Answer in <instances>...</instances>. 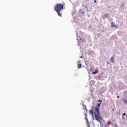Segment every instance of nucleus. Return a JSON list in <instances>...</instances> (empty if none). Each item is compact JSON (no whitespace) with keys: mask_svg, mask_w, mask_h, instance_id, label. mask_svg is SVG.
Listing matches in <instances>:
<instances>
[{"mask_svg":"<svg viewBox=\"0 0 127 127\" xmlns=\"http://www.w3.org/2000/svg\"><path fill=\"white\" fill-rule=\"evenodd\" d=\"M64 7V3H63L62 4H57L54 8V11H56L58 15L59 16H60V17L62 16V14H61V12L60 11H61V10L63 9Z\"/></svg>","mask_w":127,"mask_h":127,"instance_id":"f257e3e1","label":"nucleus"},{"mask_svg":"<svg viewBox=\"0 0 127 127\" xmlns=\"http://www.w3.org/2000/svg\"><path fill=\"white\" fill-rule=\"evenodd\" d=\"M101 106V103H98L97 105V107L95 108V111L97 112V113H94V117L96 120L98 121V122H102L103 121V119L102 117L100 116V112H99V108H100V106Z\"/></svg>","mask_w":127,"mask_h":127,"instance_id":"f03ea898","label":"nucleus"},{"mask_svg":"<svg viewBox=\"0 0 127 127\" xmlns=\"http://www.w3.org/2000/svg\"><path fill=\"white\" fill-rule=\"evenodd\" d=\"M93 111H94V109H93V107H92V109L90 110V113L92 115V116H93V117H95V114H96V113H94V112H93Z\"/></svg>","mask_w":127,"mask_h":127,"instance_id":"7ed1b4c3","label":"nucleus"},{"mask_svg":"<svg viewBox=\"0 0 127 127\" xmlns=\"http://www.w3.org/2000/svg\"><path fill=\"white\" fill-rule=\"evenodd\" d=\"M78 64L77 65V66H78V68H79L80 69V68L82 67V64H81V62L78 61Z\"/></svg>","mask_w":127,"mask_h":127,"instance_id":"20e7f679","label":"nucleus"},{"mask_svg":"<svg viewBox=\"0 0 127 127\" xmlns=\"http://www.w3.org/2000/svg\"><path fill=\"white\" fill-rule=\"evenodd\" d=\"M111 27H115V28H117V25L114 24L113 22L111 23Z\"/></svg>","mask_w":127,"mask_h":127,"instance_id":"39448f33","label":"nucleus"},{"mask_svg":"<svg viewBox=\"0 0 127 127\" xmlns=\"http://www.w3.org/2000/svg\"><path fill=\"white\" fill-rule=\"evenodd\" d=\"M98 70H99L98 69H96V70H95V71H93V72H92V74H93V75H95V74H97V73H98Z\"/></svg>","mask_w":127,"mask_h":127,"instance_id":"423d86ee","label":"nucleus"},{"mask_svg":"<svg viewBox=\"0 0 127 127\" xmlns=\"http://www.w3.org/2000/svg\"><path fill=\"white\" fill-rule=\"evenodd\" d=\"M114 60H115V58H114L113 57H111L110 59V61H111V62H114Z\"/></svg>","mask_w":127,"mask_h":127,"instance_id":"0eeeda50","label":"nucleus"},{"mask_svg":"<svg viewBox=\"0 0 127 127\" xmlns=\"http://www.w3.org/2000/svg\"><path fill=\"white\" fill-rule=\"evenodd\" d=\"M83 110H87V107H86L85 105L83 104Z\"/></svg>","mask_w":127,"mask_h":127,"instance_id":"6e6552de","label":"nucleus"},{"mask_svg":"<svg viewBox=\"0 0 127 127\" xmlns=\"http://www.w3.org/2000/svg\"><path fill=\"white\" fill-rule=\"evenodd\" d=\"M123 101H124V103H125V104H127V100L123 99Z\"/></svg>","mask_w":127,"mask_h":127,"instance_id":"1a4fd4ad","label":"nucleus"},{"mask_svg":"<svg viewBox=\"0 0 127 127\" xmlns=\"http://www.w3.org/2000/svg\"><path fill=\"white\" fill-rule=\"evenodd\" d=\"M85 120H86L87 123H89V121H88V118H87V117H85Z\"/></svg>","mask_w":127,"mask_h":127,"instance_id":"9d476101","label":"nucleus"},{"mask_svg":"<svg viewBox=\"0 0 127 127\" xmlns=\"http://www.w3.org/2000/svg\"><path fill=\"white\" fill-rule=\"evenodd\" d=\"M98 102H99V103H102L103 101L102 100H98Z\"/></svg>","mask_w":127,"mask_h":127,"instance_id":"9b49d317","label":"nucleus"},{"mask_svg":"<svg viewBox=\"0 0 127 127\" xmlns=\"http://www.w3.org/2000/svg\"><path fill=\"white\" fill-rule=\"evenodd\" d=\"M105 16H106V17H108V16H109V15L108 14H105Z\"/></svg>","mask_w":127,"mask_h":127,"instance_id":"f8f14e48","label":"nucleus"},{"mask_svg":"<svg viewBox=\"0 0 127 127\" xmlns=\"http://www.w3.org/2000/svg\"><path fill=\"white\" fill-rule=\"evenodd\" d=\"M126 115V113H123V114H122V116H125Z\"/></svg>","mask_w":127,"mask_h":127,"instance_id":"ddd939ff","label":"nucleus"},{"mask_svg":"<svg viewBox=\"0 0 127 127\" xmlns=\"http://www.w3.org/2000/svg\"><path fill=\"white\" fill-rule=\"evenodd\" d=\"M117 99H119L120 98V96H117Z\"/></svg>","mask_w":127,"mask_h":127,"instance_id":"4468645a","label":"nucleus"},{"mask_svg":"<svg viewBox=\"0 0 127 127\" xmlns=\"http://www.w3.org/2000/svg\"><path fill=\"white\" fill-rule=\"evenodd\" d=\"M97 2L96 0H94V3H96Z\"/></svg>","mask_w":127,"mask_h":127,"instance_id":"2eb2a0df","label":"nucleus"},{"mask_svg":"<svg viewBox=\"0 0 127 127\" xmlns=\"http://www.w3.org/2000/svg\"><path fill=\"white\" fill-rule=\"evenodd\" d=\"M112 110H113V111H115V109H113Z\"/></svg>","mask_w":127,"mask_h":127,"instance_id":"dca6fc26","label":"nucleus"},{"mask_svg":"<svg viewBox=\"0 0 127 127\" xmlns=\"http://www.w3.org/2000/svg\"><path fill=\"white\" fill-rule=\"evenodd\" d=\"M80 58H82V56H81V57H80Z\"/></svg>","mask_w":127,"mask_h":127,"instance_id":"f3484780","label":"nucleus"},{"mask_svg":"<svg viewBox=\"0 0 127 127\" xmlns=\"http://www.w3.org/2000/svg\"><path fill=\"white\" fill-rule=\"evenodd\" d=\"M107 64H109V62H107Z\"/></svg>","mask_w":127,"mask_h":127,"instance_id":"a211bd4d","label":"nucleus"},{"mask_svg":"<svg viewBox=\"0 0 127 127\" xmlns=\"http://www.w3.org/2000/svg\"><path fill=\"white\" fill-rule=\"evenodd\" d=\"M88 127H90V126H88Z\"/></svg>","mask_w":127,"mask_h":127,"instance_id":"6ab92c4d","label":"nucleus"}]
</instances>
